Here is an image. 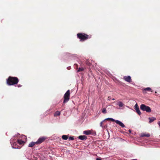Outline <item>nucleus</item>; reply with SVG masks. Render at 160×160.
Returning a JSON list of instances; mask_svg holds the SVG:
<instances>
[{
    "label": "nucleus",
    "instance_id": "1",
    "mask_svg": "<svg viewBox=\"0 0 160 160\" xmlns=\"http://www.w3.org/2000/svg\"><path fill=\"white\" fill-rule=\"evenodd\" d=\"M18 79L17 77H9L7 79V82L8 85H13L18 83Z\"/></svg>",
    "mask_w": 160,
    "mask_h": 160
},
{
    "label": "nucleus",
    "instance_id": "2",
    "mask_svg": "<svg viewBox=\"0 0 160 160\" xmlns=\"http://www.w3.org/2000/svg\"><path fill=\"white\" fill-rule=\"evenodd\" d=\"M19 135V133H18L17 135H15L13 138H12L10 140V142L12 146V147L13 148L17 149L18 148V147L16 146L17 142L16 141L14 140V138L17 137L18 135Z\"/></svg>",
    "mask_w": 160,
    "mask_h": 160
},
{
    "label": "nucleus",
    "instance_id": "3",
    "mask_svg": "<svg viewBox=\"0 0 160 160\" xmlns=\"http://www.w3.org/2000/svg\"><path fill=\"white\" fill-rule=\"evenodd\" d=\"M140 108L142 110L146 111L148 112H150L151 111V110L150 107L146 106L144 104H142L141 105Z\"/></svg>",
    "mask_w": 160,
    "mask_h": 160
},
{
    "label": "nucleus",
    "instance_id": "4",
    "mask_svg": "<svg viewBox=\"0 0 160 160\" xmlns=\"http://www.w3.org/2000/svg\"><path fill=\"white\" fill-rule=\"evenodd\" d=\"M78 38L80 39V41H83L88 38V35L83 33H78L77 34Z\"/></svg>",
    "mask_w": 160,
    "mask_h": 160
},
{
    "label": "nucleus",
    "instance_id": "5",
    "mask_svg": "<svg viewBox=\"0 0 160 160\" xmlns=\"http://www.w3.org/2000/svg\"><path fill=\"white\" fill-rule=\"evenodd\" d=\"M70 90H68L64 94V100L63 101V103H65L67 102L69 99L70 97Z\"/></svg>",
    "mask_w": 160,
    "mask_h": 160
},
{
    "label": "nucleus",
    "instance_id": "6",
    "mask_svg": "<svg viewBox=\"0 0 160 160\" xmlns=\"http://www.w3.org/2000/svg\"><path fill=\"white\" fill-rule=\"evenodd\" d=\"M46 137H42L39 138L37 141L36 142L37 145H39L43 142L45 140L47 139Z\"/></svg>",
    "mask_w": 160,
    "mask_h": 160
},
{
    "label": "nucleus",
    "instance_id": "7",
    "mask_svg": "<svg viewBox=\"0 0 160 160\" xmlns=\"http://www.w3.org/2000/svg\"><path fill=\"white\" fill-rule=\"evenodd\" d=\"M114 122H115L117 124H118L122 128H124L125 127V126L123 124V123L120 121L118 120H115Z\"/></svg>",
    "mask_w": 160,
    "mask_h": 160
},
{
    "label": "nucleus",
    "instance_id": "8",
    "mask_svg": "<svg viewBox=\"0 0 160 160\" xmlns=\"http://www.w3.org/2000/svg\"><path fill=\"white\" fill-rule=\"evenodd\" d=\"M123 79L126 81L128 82H130L131 81V79L130 76H124L123 77Z\"/></svg>",
    "mask_w": 160,
    "mask_h": 160
},
{
    "label": "nucleus",
    "instance_id": "9",
    "mask_svg": "<svg viewBox=\"0 0 160 160\" xmlns=\"http://www.w3.org/2000/svg\"><path fill=\"white\" fill-rule=\"evenodd\" d=\"M78 138L80 140H85L87 139V137L85 135H81L78 137Z\"/></svg>",
    "mask_w": 160,
    "mask_h": 160
},
{
    "label": "nucleus",
    "instance_id": "10",
    "mask_svg": "<svg viewBox=\"0 0 160 160\" xmlns=\"http://www.w3.org/2000/svg\"><path fill=\"white\" fill-rule=\"evenodd\" d=\"M146 92H152V90L150 88H144L143 90V93H145Z\"/></svg>",
    "mask_w": 160,
    "mask_h": 160
},
{
    "label": "nucleus",
    "instance_id": "11",
    "mask_svg": "<svg viewBox=\"0 0 160 160\" xmlns=\"http://www.w3.org/2000/svg\"><path fill=\"white\" fill-rule=\"evenodd\" d=\"M36 142H31L28 145V147H32L34 145L36 144L37 145V143H36Z\"/></svg>",
    "mask_w": 160,
    "mask_h": 160
},
{
    "label": "nucleus",
    "instance_id": "12",
    "mask_svg": "<svg viewBox=\"0 0 160 160\" xmlns=\"http://www.w3.org/2000/svg\"><path fill=\"white\" fill-rule=\"evenodd\" d=\"M117 104L118 105L119 108H120V109H122L121 108L124 106V104L121 101H119L118 102Z\"/></svg>",
    "mask_w": 160,
    "mask_h": 160
},
{
    "label": "nucleus",
    "instance_id": "13",
    "mask_svg": "<svg viewBox=\"0 0 160 160\" xmlns=\"http://www.w3.org/2000/svg\"><path fill=\"white\" fill-rule=\"evenodd\" d=\"M83 134L86 135H88L91 134V131L90 130H86L84 131L83 132Z\"/></svg>",
    "mask_w": 160,
    "mask_h": 160
},
{
    "label": "nucleus",
    "instance_id": "14",
    "mask_svg": "<svg viewBox=\"0 0 160 160\" xmlns=\"http://www.w3.org/2000/svg\"><path fill=\"white\" fill-rule=\"evenodd\" d=\"M62 139L66 140L68 138V136L67 135H63L62 136Z\"/></svg>",
    "mask_w": 160,
    "mask_h": 160
},
{
    "label": "nucleus",
    "instance_id": "15",
    "mask_svg": "<svg viewBox=\"0 0 160 160\" xmlns=\"http://www.w3.org/2000/svg\"><path fill=\"white\" fill-rule=\"evenodd\" d=\"M150 136V134L149 133H143L141 135V137H149Z\"/></svg>",
    "mask_w": 160,
    "mask_h": 160
},
{
    "label": "nucleus",
    "instance_id": "16",
    "mask_svg": "<svg viewBox=\"0 0 160 160\" xmlns=\"http://www.w3.org/2000/svg\"><path fill=\"white\" fill-rule=\"evenodd\" d=\"M106 120H110L112 122H114L115 121V120L113 118H106L104 120H103V121H105Z\"/></svg>",
    "mask_w": 160,
    "mask_h": 160
},
{
    "label": "nucleus",
    "instance_id": "17",
    "mask_svg": "<svg viewBox=\"0 0 160 160\" xmlns=\"http://www.w3.org/2000/svg\"><path fill=\"white\" fill-rule=\"evenodd\" d=\"M17 141L18 143L21 145L22 144L24 143V142L21 139H18Z\"/></svg>",
    "mask_w": 160,
    "mask_h": 160
},
{
    "label": "nucleus",
    "instance_id": "18",
    "mask_svg": "<svg viewBox=\"0 0 160 160\" xmlns=\"http://www.w3.org/2000/svg\"><path fill=\"white\" fill-rule=\"evenodd\" d=\"M149 122L151 123L152 122H153L154 120H155L156 119V118L154 117L149 118Z\"/></svg>",
    "mask_w": 160,
    "mask_h": 160
},
{
    "label": "nucleus",
    "instance_id": "19",
    "mask_svg": "<svg viewBox=\"0 0 160 160\" xmlns=\"http://www.w3.org/2000/svg\"><path fill=\"white\" fill-rule=\"evenodd\" d=\"M60 114V112L58 111H56V112H55V113H54V116L55 117L59 116Z\"/></svg>",
    "mask_w": 160,
    "mask_h": 160
},
{
    "label": "nucleus",
    "instance_id": "20",
    "mask_svg": "<svg viewBox=\"0 0 160 160\" xmlns=\"http://www.w3.org/2000/svg\"><path fill=\"white\" fill-rule=\"evenodd\" d=\"M135 110H136L137 113L139 115H140L141 114V113L140 112L139 109V108H135Z\"/></svg>",
    "mask_w": 160,
    "mask_h": 160
},
{
    "label": "nucleus",
    "instance_id": "21",
    "mask_svg": "<svg viewBox=\"0 0 160 160\" xmlns=\"http://www.w3.org/2000/svg\"><path fill=\"white\" fill-rule=\"evenodd\" d=\"M84 69L83 68H79L77 70V72L83 71Z\"/></svg>",
    "mask_w": 160,
    "mask_h": 160
},
{
    "label": "nucleus",
    "instance_id": "22",
    "mask_svg": "<svg viewBox=\"0 0 160 160\" xmlns=\"http://www.w3.org/2000/svg\"><path fill=\"white\" fill-rule=\"evenodd\" d=\"M102 112L104 113H106L107 112L106 108H103L102 110Z\"/></svg>",
    "mask_w": 160,
    "mask_h": 160
},
{
    "label": "nucleus",
    "instance_id": "23",
    "mask_svg": "<svg viewBox=\"0 0 160 160\" xmlns=\"http://www.w3.org/2000/svg\"><path fill=\"white\" fill-rule=\"evenodd\" d=\"M74 139L73 137H70L69 138V139L70 140H73Z\"/></svg>",
    "mask_w": 160,
    "mask_h": 160
},
{
    "label": "nucleus",
    "instance_id": "24",
    "mask_svg": "<svg viewBox=\"0 0 160 160\" xmlns=\"http://www.w3.org/2000/svg\"><path fill=\"white\" fill-rule=\"evenodd\" d=\"M104 121H103V120L100 123V126L103 128V125H102V123H103V122H104Z\"/></svg>",
    "mask_w": 160,
    "mask_h": 160
},
{
    "label": "nucleus",
    "instance_id": "25",
    "mask_svg": "<svg viewBox=\"0 0 160 160\" xmlns=\"http://www.w3.org/2000/svg\"><path fill=\"white\" fill-rule=\"evenodd\" d=\"M134 107H135V108H139L138 107V105L137 103L134 106Z\"/></svg>",
    "mask_w": 160,
    "mask_h": 160
},
{
    "label": "nucleus",
    "instance_id": "26",
    "mask_svg": "<svg viewBox=\"0 0 160 160\" xmlns=\"http://www.w3.org/2000/svg\"><path fill=\"white\" fill-rule=\"evenodd\" d=\"M67 69L69 70L71 68V67H68L67 68Z\"/></svg>",
    "mask_w": 160,
    "mask_h": 160
},
{
    "label": "nucleus",
    "instance_id": "27",
    "mask_svg": "<svg viewBox=\"0 0 160 160\" xmlns=\"http://www.w3.org/2000/svg\"><path fill=\"white\" fill-rule=\"evenodd\" d=\"M18 87H22V85L20 84L18 85Z\"/></svg>",
    "mask_w": 160,
    "mask_h": 160
},
{
    "label": "nucleus",
    "instance_id": "28",
    "mask_svg": "<svg viewBox=\"0 0 160 160\" xmlns=\"http://www.w3.org/2000/svg\"><path fill=\"white\" fill-rule=\"evenodd\" d=\"M96 160H101V159H100V158H97Z\"/></svg>",
    "mask_w": 160,
    "mask_h": 160
},
{
    "label": "nucleus",
    "instance_id": "29",
    "mask_svg": "<svg viewBox=\"0 0 160 160\" xmlns=\"http://www.w3.org/2000/svg\"><path fill=\"white\" fill-rule=\"evenodd\" d=\"M74 65V67H75V66H77V64H75Z\"/></svg>",
    "mask_w": 160,
    "mask_h": 160
},
{
    "label": "nucleus",
    "instance_id": "30",
    "mask_svg": "<svg viewBox=\"0 0 160 160\" xmlns=\"http://www.w3.org/2000/svg\"><path fill=\"white\" fill-rule=\"evenodd\" d=\"M129 132H131V130H129Z\"/></svg>",
    "mask_w": 160,
    "mask_h": 160
},
{
    "label": "nucleus",
    "instance_id": "31",
    "mask_svg": "<svg viewBox=\"0 0 160 160\" xmlns=\"http://www.w3.org/2000/svg\"><path fill=\"white\" fill-rule=\"evenodd\" d=\"M115 100V99L114 98H112V100Z\"/></svg>",
    "mask_w": 160,
    "mask_h": 160
},
{
    "label": "nucleus",
    "instance_id": "32",
    "mask_svg": "<svg viewBox=\"0 0 160 160\" xmlns=\"http://www.w3.org/2000/svg\"><path fill=\"white\" fill-rule=\"evenodd\" d=\"M126 107H127L128 108H129V107H128V106H126Z\"/></svg>",
    "mask_w": 160,
    "mask_h": 160
}]
</instances>
